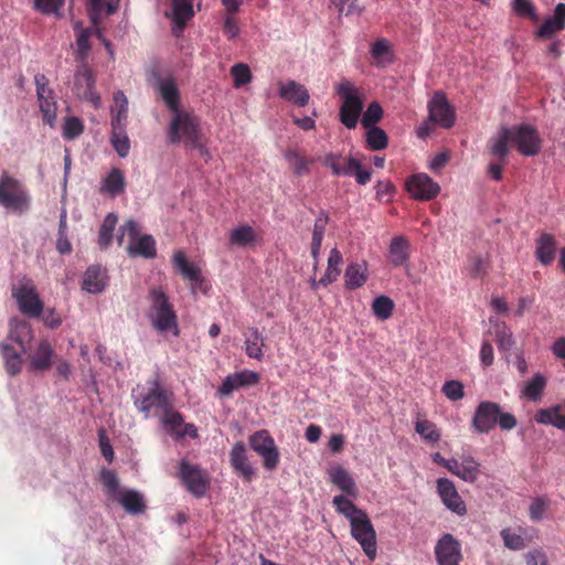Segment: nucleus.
Instances as JSON below:
<instances>
[{
    "label": "nucleus",
    "instance_id": "obj_1",
    "mask_svg": "<svg viewBox=\"0 0 565 565\" xmlns=\"http://www.w3.org/2000/svg\"><path fill=\"white\" fill-rule=\"evenodd\" d=\"M327 475L329 481L344 493L332 499L335 511L348 519L351 536L360 544L367 558L373 562L377 556L376 532L367 513L350 500L359 494L354 479L341 465L328 468Z\"/></svg>",
    "mask_w": 565,
    "mask_h": 565
},
{
    "label": "nucleus",
    "instance_id": "obj_2",
    "mask_svg": "<svg viewBox=\"0 0 565 565\" xmlns=\"http://www.w3.org/2000/svg\"><path fill=\"white\" fill-rule=\"evenodd\" d=\"M509 145L515 146L521 154L532 157L541 151L542 140L532 126L502 127L490 141V153L504 160L509 154Z\"/></svg>",
    "mask_w": 565,
    "mask_h": 565
},
{
    "label": "nucleus",
    "instance_id": "obj_3",
    "mask_svg": "<svg viewBox=\"0 0 565 565\" xmlns=\"http://www.w3.org/2000/svg\"><path fill=\"white\" fill-rule=\"evenodd\" d=\"M167 137L170 143L184 142L186 147L207 154V149L201 141V120L193 111L183 109L174 111L168 126Z\"/></svg>",
    "mask_w": 565,
    "mask_h": 565
},
{
    "label": "nucleus",
    "instance_id": "obj_4",
    "mask_svg": "<svg viewBox=\"0 0 565 565\" xmlns=\"http://www.w3.org/2000/svg\"><path fill=\"white\" fill-rule=\"evenodd\" d=\"M131 397L136 408L146 418L150 417L152 411L156 415L169 411L173 404V394L162 385L159 374L148 382V386L138 384L132 390Z\"/></svg>",
    "mask_w": 565,
    "mask_h": 565
},
{
    "label": "nucleus",
    "instance_id": "obj_5",
    "mask_svg": "<svg viewBox=\"0 0 565 565\" xmlns=\"http://www.w3.org/2000/svg\"><path fill=\"white\" fill-rule=\"evenodd\" d=\"M150 306L147 317L152 328L162 334L171 333L174 337L180 335L178 316L170 302L169 297L160 288H153L149 292Z\"/></svg>",
    "mask_w": 565,
    "mask_h": 565
},
{
    "label": "nucleus",
    "instance_id": "obj_6",
    "mask_svg": "<svg viewBox=\"0 0 565 565\" xmlns=\"http://www.w3.org/2000/svg\"><path fill=\"white\" fill-rule=\"evenodd\" d=\"M334 89L342 100L339 108V119L345 128L354 129L363 111L364 94L348 78L341 79Z\"/></svg>",
    "mask_w": 565,
    "mask_h": 565
},
{
    "label": "nucleus",
    "instance_id": "obj_7",
    "mask_svg": "<svg viewBox=\"0 0 565 565\" xmlns=\"http://www.w3.org/2000/svg\"><path fill=\"white\" fill-rule=\"evenodd\" d=\"M497 424L502 430H511L518 422L513 414L502 412L499 404L490 401L480 402L471 419L475 431L488 434Z\"/></svg>",
    "mask_w": 565,
    "mask_h": 565
},
{
    "label": "nucleus",
    "instance_id": "obj_8",
    "mask_svg": "<svg viewBox=\"0 0 565 565\" xmlns=\"http://www.w3.org/2000/svg\"><path fill=\"white\" fill-rule=\"evenodd\" d=\"M0 205L17 214L28 212L31 206V196L26 188L8 173L0 178Z\"/></svg>",
    "mask_w": 565,
    "mask_h": 565
},
{
    "label": "nucleus",
    "instance_id": "obj_9",
    "mask_svg": "<svg viewBox=\"0 0 565 565\" xmlns=\"http://www.w3.org/2000/svg\"><path fill=\"white\" fill-rule=\"evenodd\" d=\"M117 237L118 244L121 245L124 237H129L127 252L131 257L154 258L157 255L156 241L151 235H140V227L134 220H128L121 227Z\"/></svg>",
    "mask_w": 565,
    "mask_h": 565
},
{
    "label": "nucleus",
    "instance_id": "obj_10",
    "mask_svg": "<svg viewBox=\"0 0 565 565\" xmlns=\"http://www.w3.org/2000/svg\"><path fill=\"white\" fill-rule=\"evenodd\" d=\"M177 477L185 490L196 499L203 498L211 487L209 473L200 465L186 459L178 462Z\"/></svg>",
    "mask_w": 565,
    "mask_h": 565
},
{
    "label": "nucleus",
    "instance_id": "obj_11",
    "mask_svg": "<svg viewBox=\"0 0 565 565\" xmlns=\"http://www.w3.org/2000/svg\"><path fill=\"white\" fill-rule=\"evenodd\" d=\"M11 291L22 313L33 318L41 316L43 302L40 299L33 281L29 277H20L17 282L12 285Z\"/></svg>",
    "mask_w": 565,
    "mask_h": 565
},
{
    "label": "nucleus",
    "instance_id": "obj_12",
    "mask_svg": "<svg viewBox=\"0 0 565 565\" xmlns=\"http://www.w3.org/2000/svg\"><path fill=\"white\" fill-rule=\"evenodd\" d=\"M172 265L184 279L190 281V288L193 295L198 292L204 295L209 294L210 285L202 275L201 268L196 264L189 262L183 250H177L173 254Z\"/></svg>",
    "mask_w": 565,
    "mask_h": 565
},
{
    "label": "nucleus",
    "instance_id": "obj_13",
    "mask_svg": "<svg viewBox=\"0 0 565 565\" xmlns=\"http://www.w3.org/2000/svg\"><path fill=\"white\" fill-rule=\"evenodd\" d=\"M249 445L262 457L266 470L273 471L278 467L279 450L268 430L262 429L250 435Z\"/></svg>",
    "mask_w": 565,
    "mask_h": 565
},
{
    "label": "nucleus",
    "instance_id": "obj_14",
    "mask_svg": "<svg viewBox=\"0 0 565 565\" xmlns=\"http://www.w3.org/2000/svg\"><path fill=\"white\" fill-rule=\"evenodd\" d=\"M429 121L437 127L449 129L455 125L456 111L448 102L443 92H436L429 99L428 105Z\"/></svg>",
    "mask_w": 565,
    "mask_h": 565
},
{
    "label": "nucleus",
    "instance_id": "obj_15",
    "mask_svg": "<svg viewBox=\"0 0 565 565\" xmlns=\"http://www.w3.org/2000/svg\"><path fill=\"white\" fill-rule=\"evenodd\" d=\"M34 84L43 121L53 127L57 115V103L53 90L49 86V79L44 74H36L34 76Z\"/></svg>",
    "mask_w": 565,
    "mask_h": 565
},
{
    "label": "nucleus",
    "instance_id": "obj_16",
    "mask_svg": "<svg viewBox=\"0 0 565 565\" xmlns=\"http://www.w3.org/2000/svg\"><path fill=\"white\" fill-rule=\"evenodd\" d=\"M405 189L417 201H430L440 193V185L426 173L409 175L405 181Z\"/></svg>",
    "mask_w": 565,
    "mask_h": 565
},
{
    "label": "nucleus",
    "instance_id": "obj_17",
    "mask_svg": "<svg viewBox=\"0 0 565 565\" xmlns=\"http://www.w3.org/2000/svg\"><path fill=\"white\" fill-rule=\"evenodd\" d=\"M160 423L167 428L168 433L175 439L180 440L185 436L193 439L199 437L198 428L194 424H184L183 416L181 413L174 411L173 405L170 406L169 411L160 413Z\"/></svg>",
    "mask_w": 565,
    "mask_h": 565
},
{
    "label": "nucleus",
    "instance_id": "obj_18",
    "mask_svg": "<svg viewBox=\"0 0 565 565\" xmlns=\"http://www.w3.org/2000/svg\"><path fill=\"white\" fill-rule=\"evenodd\" d=\"M435 557L438 565H460V542L450 533L443 534L435 545Z\"/></svg>",
    "mask_w": 565,
    "mask_h": 565
},
{
    "label": "nucleus",
    "instance_id": "obj_19",
    "mask_svg": "<svg viewBox=\"0 0 565 565\" xmlns=\"http://www.w3.org/2000/svg\"><path fill=\"white\" fill-rule=\"evenodd\" d=\"M75 93L81 99L92 103L95 108L100 107V96L95 90L94 74L84 63L75 73Z\"/></svg>",
    "mask_w": 565,
    "mask_h": 565
},
{
    "label": "nucleus",
    "instance_id": "obj_20",
    "mask_svg": "<svg viewBox=\"0 0 565 565\" xmlns=\"http://www.w3.org/2000/svg\"><path fill=\"white\" fill-rule=\"evenodd\" d=\"M74 30L76 32V60L81 63H84L88 56L90 51L89 39L95 35L97 36L105 45L108 53L113 56L114 52L111 49V44L107 41L102 32L95 28H82L81 22L74 23Z\"/></svg>",
    "mask_w": 565,
    "mask_h": 565
},
{
    "label": "nucleus",
    "instance_id": "obj_21",
    "mask_svg": "<svg viewBox=\"0 0 565 565\" xmlns=\"http://www.w3.org/2000/svg\"><path fill=\"white\" fill-rule=\"evenodd\" d=\"M259 373L250 370H242L233 374L227 375L222 384L217 387V394L221 396H228L234 391L257 385L259 383Z\"/></svg>",
    "mask_w": 565,
    "mask_h": 565
},
{
    "label": "nucleus",
    "instance_id": "obj_22",
    "mask_svg": "<svg viewBox=\"0 0 565 565\" xmlns=\"http://www.w3.org/2000/svg\"><path fill=\"white\" fill-rule=\"evenodd\" d=\"M437 491L447 509L458 515H465L467 513L466 503L459 495L456 486L451 480L447 478H439L437 480Z\"/></svg>",
    "mask_w": 565,
    "mask_h": 565
},
{
    "label": "nucleus",
    "instance_id": "obj_23",
    "mask_svg": "<svg viewBox=\"0 0 565 565\" xmlns=\"http://www.w3.org/2000/svg\"><path fill=\"white\" fill-rule=\"evenodd\" d=\"M54 349L47 340H41L34 351L28 355L29 370L43 372L51 369L53 363Z\"/></svg>",
    "mask_w": 565,
    "mask_h": 565
},
{
    "label": "nucleus",
    "instance_id": "obj_24",
    "mask_svg": "<svg viewBox=\"0 0 565 565\" xmlns=\"http://www.w3.org/2000/svg\"><path fill=\"white\" fill-rule=\"evenodd\" d=\"M230 462L234 471L245 481H250L255 477V469L248 460L246 447L243 441L234 444L230 454Z\"/></svg>",
    "mask_w": 565,
    "mask_h": 565
},
{
    "label": "nucleus",
    "instance_id": "obj_25",
    "mask_svg": "<svg viewBox=\"0 0 565 565\" xmlns=\"http://www.w3.org/2000/svg\"><path fill=\"white\" fill-rule=\"evenodd\" d=\"M565 29V3H558L554 8L552 17L544 20L542 25L535 31L537 39L548 40L553 35Z\"/></svg>",
    "mask_w": 565,
    "mask_h": 565
},
{
    "label": "nucleus",
    "instance_id": "obj_26",
    "mask_svg": "<svg viewBox=\"0 0 565 565\" xmlns=\"http://www.w3.org/2000/svg\"><path fill=\"white\" fill-rule=\"evenodd\" d=\"M194 0H172L171 7V20H172V32L175 35H180L188 21H190L194 14Z\"/></svg>",
    "mask_w": 565,
    "mask_h": 565
},
{
    "label": "nucleus",
    "instance_id": "obj_27",
    "mask_svg": "<svg viewBox=\"0 0 565 565\" xmlns=\"http://www.w3.org/2000/svg\"><path fill=\"white\" fill-rule=\"evenodd\" d=\"M278 95L281 99L303 107L309 103L310 95L308 89L296 81L280 82L278 84Z\"/></svg>",
    "mask_w": 565,
    "mask_h": 565
},
{
    "label": "nucleus",
    "instance_id": "obj_28",
    "mask_svg": "<svg viewBox=\"0 0 565 565\" xmlns=\"http://www.w3.org/2000/svg\"><path fill=\"white\" fill-rule=\"evenodd\" d=\"M369 264L365 260L351 262L344 270V288L355 290L363 287L369 280Z\"/></svg>",
    "mask_w": 565,
    "mask_h": 565
},
{
    "label": "nucleus",
    "instance_id": "obj_29",
    "mask_svg": "<svg viewBox=\"0 0 565 565\" xmlns=\"http://www.w3.org/2000/svg\"><path fill=\"white\" fill-rule=\"evenodd\" d=\"M125 188L124 172L118 168H111L100 181L99 193L109 198H116L125 192Z\"/></svg>",
    "mask_w": 565,
    "mask_h": 565
},
{
    "label": "nucleus",
    "instance_id": "obj_30",
    "mask_svg": "<svg viewBox=\"0 0 565 565\" xmlns=\"http://www.w3.org/2000/svg\"><path fill=\"white\" fill-rule=\"evenodd\" d=\"M456 467H451L449 472L457 476L466 482L473 483L481 473V465L472 456L462 457L461 460L456 459Z\"/></svg>",
    "mask_w": 565,
    "mask_h": 565
},
{
    "label": "nucleus",
    "instance_id": "obj_31",
    "mask_svg": "<svg viewBox=\"0 0 565 565\" xmlns=\"http://www.w3.org/2000/svg\"><path fill=\"white\" fill-rule=\"evenodd\" d=\"M387 257L394 267H402L409 259V242L406 237L394 236L388 245Z\"/></svg>",
    "mask_w": 565,
    "mask_h": 565
},
{
    "label": "nucleus",
    "instance_id": "obj_32",
    "mask_svg": "<svg viewBox=\"0 0 565 565\" xmlns=\"http://www.w3.org/2000/svg\"><path fill=\"white\" fill-rule=\"evenodd\" d=\"M534 419L539 424L552 425L565 430V403L539 409L534 415Z\"/></svg>",
    "mask_w": 565,
    "mask_h": 565
},
{
    "label": "nucleus",
    "instance_id": "obj_33",
    "mask_svg": "<svg viewBox=\"0 0 565 565\" xmlns=\"http://www.w3.org/2000/svg\"><path fill=\"white\" fill-rule=\"evenodd\" d=\"M556 255V239L552 234L543 233L536 239L535 257L544 266L551 265Z\"/></svg>",
    "mask_w": 565,
    "mask_h": 565
},
{
    "label": "nucleus",
    "instance_id": "obj_34",
    "mask_svg": "<svg viewBox=\"0 0 565 565\" xmlns=\"http://www.w3.org/2000/svg\"><path fill=\"white\" fill-rule=\"evenodd\" d=\"M107 284L105 269L99 266L88 267L84 273L82 288L89 294L102 292Z\"/></svg>",
    "mask_w": 565,
    "mask_h": 565
},
{
    "label": "nucleus",
    "instance_id": "obj_35",
    "mask_svg": "<svg viewBox=\"0 0 565 565\" xmlns=\"http://www.w3.org/2000/svg\"><path fill=\"white\" fill-rule=\"evenodd\" d=\"M158 90L161 98L172 113L180 110V93L174 78H160L158 81Z\"/></svg>",
    "mask_w": 565,
    "mask_h": 565
},
{
    "label": "nucleus",
    "instance_id": "obj_36",
    "mask_svg": "<svg viewBox=\"0 0 565 565\" xmlns=\"http://www.w3.org/2000/svg\"><path fill=\"white\" fill-rule=\"evenodd\" d=\"M342 264H343L342 253L337 247L332 248L328 255L327 268H326L322 277L320 278V282L322 284V287H328L338 280V278L341 274Z\"/></svg>",
    "mask_w": 565,
    "mask_h": 565
},
{
    "label": "nucleus",
    "instance_id": "obj_37",
    "mask_svg": "<svg viewBox=\"0 0 565 565\" xmlns=\"http://www.w3.org/2000/svg\"><path fill=\"white\" fill-rule=\"evenodd\" d=\"M9 338L24 351L33 339V330L29 322L13 318L10 320Z\"/></svg>",
    "mask_w": 565,
    "mask_h": 565
},
{
    "label": "nucleus",
    "instance_id": "obj_38",
    "mask_svg": "<svg viewBox=\"0 0 565 565\" xmlns=\"http://www.w3.org/2000/svg\"><path fill=\"white\" fill-rule=\"evenodd\" d=\"M116 500L130 514H140L146 509L143 495L136 490H122Z\"/></svg>",
    "mask_w": 565,
    "mask_h": 565
},
{
    "label": "nucleus",
    "instance_id": "obj_39",
    "mask_svg": "<svg viewBox=\"0 0 565 565\" xmlns=\"http://www.w3.org/2000/svg\"><path fill=\"white\" fill-rule=\"evenodd\" d=\"M244 337L245 353L247 356L255 360H262L264 356L265 340L259 330L255 327H250Z\"/></svg>",
    "mask_w": 565,
    "mask_h": 565
},
{
    "label": "nucleus",
    "instance_id": "obj_40",
    "mask_svg": "<svg viewBox=\"0 0 565 565\" xmlns=\"http://www.w3.org/2000/svg\"><path fill=\"white\" fill-rule=\"evenodd\" d=\"M546 383V377L541 373H536L531 380L523 383L521 394L530 401L537 402L543 395Z\"/></svg>",
    "mask_w": 565,
    "mask_h": 565
},
{
    "label": "nucleus",
    "instance_id": "obj_41",
    "mask_svg": "<svg viewBox=\"0 0 565 565\" xmlns=\"http://www.w3.org/2000/svg\"><path fill=\"white\" fill-rule=\"evenodd\" d=\"M371 56L377 66L384 67L393 63L394 54L386 39L375 41L371 46Z\"/></svg>",
    "mask_w": 565,
    "mask_h": 565
},
{
    "label": "nucleus",
    "instance_id": "obj_42",
    "mask_svg": "<svg viewBox=\"0 0 565 565\" xmlns=\"http://www.w3.org/2000/svg\"><path fill=\"white\" fill-rule=\"evenodd\" d=\"M415 431L427 443L436 444L440 440L441 434L435 423L418 415L415 423Z\"/></svg>",
    "mask_w": 565,
    "mask_h": 565
},
{
    "label": "nucleus",
    "instance_id": "obj_43",
    "mask_svg": "<svg viewBox=\"0 0 565 565\" xmlns=\"http://www.w3.org/2000/svg\"><path fill=\"white\" fill-rule=\"evenodd\" d=\"M231 245L245 247L257 242V235L249 225H242L233 228L228 234Z\"/></svg>",
    "mask_w": 565,
    "mask_h": 565
},
{
    "label": "nucleus",
    "instance_id": "obj_44",
    "mask_svg": "<svg viewBox=\"0 0 565 565\" xmlns=\"http://www.w3.org/2000/svg\"><path fill=\"white\" fill-rule=\"evenodd\" d=\"M284 159L288 162L295 175L301 177L309 173V166L312 160L301 156L297 150H286Z\"/></svg>",
    "mask_w": 565,
    "mask_h": 565
},
{
    "label": "nucleus",
    "instance_id": "obj_45",
    "mask_svg": "<svg viewBox=\"0 0 565 565\" xmlns=\"http://www.w3.org/2000/svg\"><path fill=\"white\" fill-rule=\"evenodd\" d=\"M117 222H118V217L115 213H108L105 216V218L102 223L98 239H97V243L100 248L105 249L110 245V243L113 241L114 230L117 225Z\"/></svg>",
    "mask_w": 565,
    "mask_h": 565
},
{
    "label": "nucleus",
    "instance_id": "obj_46",
    "mask_svg": "<svg viewBox=\"0 0 565 565\" xmlns=\"http://www.w3.org/2000/svg\"><path fill=\"white\" fill-rule=\"evenodd\" d=\"M89 7V18L94 25H97L99 15L103 11L113 13L116 11L119 0H87Z\"/></svg>",
    "mask_w": 565,
    "mask_h": 565
},
{
    "label": "nucleus",
    "instance_id": "obj_47",
    "mask_svg": "<svg viewBox=\"0 0 565 565\" xmlns=\"http://www.w3.org/2000/svg\"><path fill=\"white\" fill-rule=\"evenodd\" d=\"M2 358L4 360V366L10 375H17L22 369V358L15 352L9 344H1Z\"/></svg>",
    "mask_w": 565,
    "mask_h": 565
},
{
    "label": "nucleus",
    "instance_id": "obj_48",
    "mask_svg": "<svg viewBox=\"0 0 565 565\" xmlns=\"http://www.w3.org/2000/svg\"><path fill=\"white\" fill-rule=\"evenodd\" d=\"M365 141L367 148L374 151L383 150L388 145L386 132L380 127L366 128Z\"/></svg>",
    "mask_w": 565,
    "mask_h": 565
},
{
    "label": "nucleus",
    "instance_id": "obj_49",
    "mask_svg": "<svg viewBox=\"0 0 565 565\" xmlns=\"http://www.w3.org/2000/svg\"><path fill=\"white\" fill-rule=\"evenodd\" d=\"M394 310L393 300L384 295L377 296L372 302V311L379 320H387Z\"/></svg>",
    "mask_w": 565,
    "mask_h": 565
},
{
    "label": "nucleus",
    "instance_id": "obj_50",
    "mask_svg": "<svg viewBox=\"0 0 565 565\" xmlns=\"http://www.w3.org/2000/svg\"><path fill=\"white\" fill-rule=\"evenodd\" d=\"M110 143L120 158H126L130 151V140L126 130H111Z\"/></svg>",
    "mask_w": 565,
    "mask_h": 565
},
{
    "label": "nucleus",
    "instance_id": "obj_51",
    "mask_svg": "<svg viewBox=\"0 0 565 565\" xmlns=\"http://www.w3.org/2000/svg\"><path fill=\"white\" fill-rule=\"evenodd\" d=\"M383 117L382 106L377 102H372L366 110L361 115V124L364 128L377 127L376 124Z\"/></svg>",
    "mask_w": 565,
    "mask_h": 565
},
{
    "label": "nucleus",
    "instance_id": "obj_52",
    "mask_svg": "<svg viewBox=\"0 0 565 565\" xmlns=\"http://www.w3.org/2000/svg\"><path fill=\"white\" fill-rule=\"evenodd\" d=\"M231 75L233 77V85L239 88L252 81V73L247 64L237 63L231 67Z\"/></svg>",
    "mask_w": 565,
    "mask_h": 565
},
{
    "label": "nucleus",
    "instance_id": "obj_53",
    "mask_svg": "<svg viewBox=\"0 0 565 565\" xmlns=\"http://www.w3.org/2000/svg\"><path fill=\"white\" fill-rule=\"evenodd\" d=\"M84 131L83 121L75 116L66 117L63 124V137L73 140L79 137Z\"/></svg>",
    "mask_w": 565,
    "mask_h": 565
},
{
    "label": "nucleus",
    "instance_id": "obj_54",
    "mask_svg": "<svg viewBox=\"0 0 565 565\" xmlns=\"http://www.w3.org/2000/svg\"><path fill=\"white\" fill-rule=\"evenodd\" d=\"M494 326L499 350L509 351L514 343L511 331L504 322H495Z\"/></svg>",
    "mask_w": 565,
    "mask_h": 565
},
{
    "label": "nucleus",
    "instance_id": "obj_55",
    "mask_svg": "<svg viewBox=\"0 0 565 565\" xmlns=\"http://www.w3.org/2000/svg\"><path fill=\"white\" fill-rule=\"evenodd\" d=\"M550 508V500L545 497H536L532 500L529 514L532 521L539 522L544 518L545 512Z\"/></svg>",
    "mask_w": 565,
    "mask_h": 565
},
{
    "label": "nucleus",
    "instance_id": "obj_56",
    "mask_svg": "<svg viewBox=\"0 0 565 565\" xmlns=\"http://www.w3.org/2000/svg\"><path fill=\"white\" fill-rule=\"evenodd\" d=\"M441 392L452 402H457L465 396L463 384L456 380L446 381L443 384Z\"/></svg>",
    "mask_w": 565,
    "mask_h": 565
},
{
    "label": "nucleus",
    "instance_id": "obj_57",
    "mask_svg": "<svg viewBox=\"0 0 565 565\" xmlns=\"http://www.w3.org/2000/svg\"><path fill=\"white\" fill-rule=\"evenodd\" d=\"M350 175L354 174L359 184L364 185L371 180V171L363 169L361 162L353 158H349Z\"/></svg>",
    "mask_w": 565,
    "mask_h": 565
},
{
    "label": "nucleus",
    "instance_id": "obj_58",
    "mask_svg": "<svg viewBox=\"0 0 565 565\" xmlns=\"http://www.w3.org/2000/svg\"><path fill=\"white\" fill-rule=\"evenodd\" d=\"M505 547L513 551H519L525 547V542L522 535L512 533L510 529H503L500 533Z\"/></svg>",
    "mask_w": 565,
    "mask_h": 565
},
{
    "label": "nucleus",
    "instance_id": "obj_59",
    "mask_svg": "<svg viewBox=\"0 0 565 565\" xmlns=\"http://www.w3.org/2000/svg\"><path fill=\"white\" fill-rule=\"evenodd\" d=\"M513 11L521 17H530L533 21H537L535 7L530 0H513Z\"/></svg>",
    "mask_w": 565,
    "mask_h": 565
},
{
    "label": "nucleus",
    "instance_id": "obj_60",
    "mask_svg": "<svg viewBox=\"0 0 565 565\" xmlns=\"http://www.w3.org/2000/svg\"><path fill=\"white\" fill-rule=\"evenodd\" d=\"M66 221L65 214L62 215L58 227V237L56 242V248L61 254H68L72 250V245L66 236Z\"/></svg>",
    "mask_w": 565,
    "mask_h": 565
},
{
    "label": "nucleus",
    "instance_id": "obj_61",
    "mask_svg": "<svg viewBox=\"0 0 565 565\" xmlns=\"http://www.w3.org/2000/svg\"><path fill=\"white\" fill-rule=\"evenodd\" d=\"M375 192L377 200L391 201L395 193V186L388 180H381L375 185Z\"/></svg>",
    "mask_w": 565,
    "mask_h": 565
},
{
    "label": "nucleus",
    "instance_id": "obj_62",
    "mask_svg": "<svg viewBox=\"0 0 565 565\" xmlns=\"http://www.w3.org/2000/svg\"><path fill=\"white\" fill-rule=\"evenodd\" d=\"M103 483L108 492L111 493L115 498L117 497L118 492L122 491L119 490V480L116 473L113 471L108 470L103 472Z\"/></svg>",
    "mask_w": 565,
    "mask_h": 565
},
{
    "label": "nucleus",
    "instance_id": "obj_63",
    "mask_svg": "<svg viewBox=\"0 0 565 565\" xmlns=\"http://www.w3.org/2000/svg\"><path fill=\"white\" fill-rule=\"evenodd\" d=\"M64 0H35V7L43 13L57 14L62 8Z\"/></svg>",
    "mask_w": 565,
    "mask_h": 565
},
{
    "label": "nucleus",
    "instance_id": "obj_64",
    "mask_svg": "<svg viewBox=\"0 0 565 565\" xmlns=\"http://www.w3.org/2000/svg\"><path fill=\"white\" fill-rule=\"evenodd\" d=\"M489 270V262L481 257H476L472 260V265L470 268V275L475 278H482L488 274Z\"/></svg>",
    "mask_w": 565,
    "mask_h": 565
}]
</instances>
